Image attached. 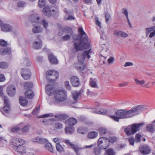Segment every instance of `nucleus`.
I'll list each match as a JSON object with an SVG mask.
<instances>
[{
	"label": "nucleus",
	"mask_w": 155,
	"mask_h": 155,
	"mask_svg": "<svg viewBox=\"0 0 155 155\" xmlns=\"http://www.w3.org/2000/svg\"><path fill=\"white\" fill-rule=\"evenodd\" d=\"M78 31L80 35H74L73 37V39L74 40V48L77 52L87 49L89 46L87 42V36L82 28H79Z\"/></svg>",
	"instance_id": "nucleus-1"
},
{
	"label": "nucleus",
	"mask_w": 155,
	"mask_h": 155,
	"mask_svg": "<svg viewBox=\"0 0 155 155\" xmlns=\"http://www.w3.org/2000/svg\"><path fill=\"white\" fill-rule=\"evenodd\" d=\"M46 91L49 95H51L53 93L55 100L58 102H63L67 98V93L64 89H58L54 91V88L52 85H47L45 87Z\"/></svg>",
	"instance_id": "nucleus-2"
},
{
	"label": "nucleus",
	"mask_w": 155,
	"mask_h": 155,
	"mask_svg": "<svg viewBox=\"0 0 155 155\" xmlns=\"http://www.w3.org/2000/svg\"><path fill=\"white\" fill-rule=\"evenodd\" d=\"M25 143V140L21 138H13L11 141L14 150L21 154L27 153L26 148L24 146Z\"/></svg>",
	"instance_id": "nucleus-3"
},
{
	"label": "nucleus",
	"mask_w": 155,
	"mask_h": 155,
	"mask_svg": "<svg viewBox=\"0 0 155 155\" xmlns=\"http://www.w3.org/2000/svg\"><path fill=\"white\" fill-rule=\"evenodd\" d=\"M115 113L118 117L111 116L110 117L117 122L119 121V119L128 118L131 117L129 110H119Z\"/></svg>",
	"instance_id": "nucleus-4"
},
{
	"label": "nucleus",
	"mask_w": 155,
	"mask_h": 155,
	"mask_svg": "<svg viewBox=\"0 0 155 155\" xmlns=\"http://www.w3.org/2000/svg\"><path fill=\"white\" fill-rule=\"evenodd\" d=\"M30 19L31 22L33 23H35L37 24H41L44 28L47 29L48 26V22L45 19H41L37 15L34 14L32 15L30 17Z\"/></svg>",
	"instance_id": "nucleus-5"
},
{
	"label": "nucleus",
	"mask_w": 155,
	"mask_h": 155,
	"mask_svg": "<svg viewBox=\"0 0 155 155\" xmlns=\"http://www.w3.org/2000/svg\"><path fill=\"white\" fill-rule=\"evenodd\" d=\"M141 125V124H135L132 125H129L125 127L124 132L128 135H130L135 134L140 130V127Z\"/></svg>",
	"instance_id": "nucleus-6"
},
{
	"label": "nucleus",
	"mask_w": 155,
	"mask_h": 155,
	"mask_svg": "<svg viewBox=\"0 0 155 155\" xmlns=\"http://www.w3.org/2000/svg\"><path fill=\"white\" fill-rule=\"evenodd\" d=\"M92 50L90 49L87 51H86L83 52L79 53L78 54V58L79 62L84 63L86 58L89 59L91 58Z\"/></svg>",
	"instance_id": "nucleus-7"
},
{
	"label": "nucleus",
	"mask_w": 155,
	"mask_h": 155,
	"mask_svg": "<svg viewBox=\"0 0 155 155\" xmlns=\"http://www.w3.org/2000/svg\"><path fill=\"white\" fill-rule=\"evenodd\" d=\"M98 146L101 149H105L109 147V141L108 138L105 137H102L98 140Z\"/></svg>",
	"instance_id": "nucleus-8"
},
{
	"label": "nucleus",
	"mask_w": 155,
	"mask_h": 155,
	"mask_svg": "<svg viewBox=\"0 0 155 155\" xmlns=\"http://www.w3.org/2000/svg\"><path fill=\"white\" fill-rule=\"evenodd\" d=\"M58 76V73L56 71L54 70H49L46 73V78L50 79L49 81H54L56 80Z\"/></svg>",
	"instance_id": "nucleus-9"
},
{
	"label": "nucleus",
	"mask_w": 155,
	"mask_h": 155,
	"mask_svg": "<svg viewBox=\"0 0 155 155\" xmlns=\"http://www.w3.org/2000/svg\"><path fill=\"white\" fill-rule=\"evenodd\" d=\"M145 109V108L142 105L137 106L132 108L129 110L131 117L132 116V114L134 115L138 114Z\"/></svg>",
	"instance_id": "nucleus-10"
},
{
	"label": "nucleus",
	"mask_w": 155,
	"mask_h": 155,
	"mask_svg": "<svg viewBox=\"0 0 155 155\" xmlns=\"http://www.w3.org/2000/svg\"><path fill=\"white\" fill-rule=\"evenodd\" d=\"M21 74L22 77L25 80L29 79L31 77V73L28 68H23L21 70Z\"/></svg>",
	"instance_id": "nucleus-11"
},
{
	"label": "nucleus",
	"mask_w": 155,
	"mask_h": 155,
	"mask_svg": "<svg viewBox=\"0 0 155 155\" xmlns=\"http://www.w3.org/2000/svg\"><path fill=\"white\" fill-rule=\"evenodd\" d=\"M63 142L68 146L71 147L77 153H78L80 150H82V148L80 147L72 144L68 140H64Z\"/></svg>",
	"instance_id": "nucleus-12"
},
{
	"label": "nucleus",
	"mask_w": 155,
	"mask_h": 155,
	"mask_svg": "<svg viewBox=\"0 0 155 155\" xmlns=\"http://www.w3.org/2000/svg\"><path fill=\"white\" fill-rule=\"evenodd\" d=\"M55 10L52 9L51 8H50L48 6H45L43 10V13L44 14L47 16H50L51 15L52 12H54Z\"/></svg>",
	"instance_id": "nucleus-13"
},
{
	"label": "nucleus",
	"mask_w": 155,
	"mask_h": 155,
	"mask_svg": "<svg viewBox=\"0 0 155 155\" xmlns=\"http://www.w3.org/2000/svg\"><path fill=\"white\" fill-rule=\"evenodd\" d=\"M16 92L15 86L12 85H9L7 87V92L10 96H13Z\"/></svg>",
	"instance_id": "nucleus-14"
},
{
	"label": "nucleus",
	"mask_w": 155,
	"mask_h": 155,
	"mask_svg": "<svg viewBox=\"0 0 155 155\" xmlns=\"http://www.w3.org/2000/svg\"><path fill=\"white\" fill-rule=\"evenodd\" d=\"M74 66L79 71H84L86 68V65L83 62L76 63L74 64Z\"/></svg>",
	"instance_id": "nucleus-15"
},
{
	"label": "nucleus",
	"mask_w": 155,
	"mask_h": 155,
	"mask_svg": "<svg viewBox=\"0 0 155 155\" xmlns=\"http://www.w3.org/2000/svg\"><path fill=\"white\" fill-rule=\"evenodd\" d=\"M65 31L67 33L69 34L65 35L62 37V39L63 41H67L69 40L71 37V36L72 34V31L71 28H67L65 30Z\"/></svg>",
	"instance_id": "nucleus-16"
},
{
	"label": "nucleus",
	"mask_w": 155,
	"mask_h": 155,
	"mask_svg": "<svg viewBox=\"0 0 155 155\" xmlns=\"http://www.w3.org/2000/svg\"><path fill=\"white\" fill-rule=\"evenodd\" d=\"M4 101L5 106L3 107V110L6 113H9L10 112V105L7 97H4Z\"/></svg>",
	"instance_id": "nucleus-17"
},
{
	"label": "nucleus",
	"mask_w": 155,
	"mask_h": 155,
	"mask_svg": "<svg viewBox=\"0 0 155 155\" xmlns=\"http://www.w3.org/2000/svg\"><path fill=\"white\" fill-rule=\"evenodd\" d=\"M140 151L143 154H147L150 152V150L147 145L142 146L140 147Z\"/></svg>",
	"instance_id": "nucleus-18"
},
{
	"label": "nucleus",
	"mask_w": 155,
	"mask_h": 155,
	"mask_svg": "<svg viewBox=\"0 0 155 155\" xmlns=\"http://www.w3.org/2000/svg\"><path fill=\"white\" fill-rule=\"evenodd\" d=\"M1 28L2 31L5 32H9L12 30V27L8 24H4L1 26Z\"/></svg>",
	"instance_id": "nucleus-19"
},
{
	"label": "nucleus",
	"mask_w": 155,
	"mask_h": 155,
	"mask_svg": "<svg viewBox=\"0 0 155 155\" xmlns=\"http://www.w3.org/2000/svg\"><path fill=\"white\" fill-rule=\"evenodd\" d=\"M71 82L73 86L77 87L80 84V81L78 78L76 76H73L71 78Z\"/></svg>",
	"instance_id": "nucleus-20"
},
{
	"label": "nucleus",
	"mask_w": 155,
	"mask_h": 155,
	"mask_svg": "<svg viewBox=\"0 0 155 155\" xmlns=\"http://www.w3.org/2000/svg\"><path fill=\"white\" fill-rule=\"evenodd\" d=\"M48 59L50 62L52 64H57L58 60L56 57L53 54H50L48 55Z\"/></svg>",
	"instance_id": "nucleus-21"
},
{
	"label": "nucleus",
	"mask_w": 155,
	"mask_h": 155,
	"mask_svg": "<svg viewBox=\"0 0 155 155\" xmlns=\"http://www.w3.org/2000/svg\"><path fill=\"white\" fill-rule=\"evenodd\" d=\"M32 46L34 48L36 49L41 48L42 46L41 41L40 39L34 41L33 43Z\"/></svg>",
	"instance_id": "nucleus-22"
},
{
	"label": "nucleus",
	"mask_w": 155,
	"mask_h": 155,
	"mask_svg": "<svg viewBox=\"0 0 155 155\" xmlns=\"http://www.w3.org/2000/svg\"><path fill=\"white\" fill-rule=\"evenodd\" d=\"M11 53V49L10 47L5 48H2L0 49V54L2 55L9 54Z\"/></svg>",
	"instance_id": "nucleus-23"
},
{
	"label": "nucleus",
	"mask_w": 155,
	"mask_h": 155,
	"mask_svg": "<svg viewBox=\"0 0 155 155\" xmlns=\"http://www.w3.org/2000/svg\"><path fill=\"white\" fill-rule=\"evenodd\" d=\"M21 64L23 66H29L31 65L30 61L27 58H23L21 60Z\"/></svg>",
	"instance_id": "nucleus-24"
},
{
	"label": "nucleus",
	"mask_w": 155,
	"mask_h": 155,
	"mask_svg": "<svg viewBox=\"0 0 155 155\" xmlns=\"http://www.w3.org/2000/svg\"><path fill=\"white\" fill-rule=\"evenodd\" d=\"M66 124L70 126H73L77 123V120L74 118H70L66 121Z\"/></svg>",
	"instance_id": "nucleus-25"
},
{
	"label": "nucleus",
	"mask_w": 155,
	"mask_h": 155,
	"mask_svg": "<svg viewBox=\"0 0 155 155\" xmlns=\"http://www.w3.org/2000/svg\"><path fill=\"white\" fill-rule=\"evenodd\" d=\"M25 96L28 98L31 99L34 96V93L31 90H27L25 93Z\"/></svg>",
	"instance_id": "nucleus-26"
},
{
	"label": "nucleus",
	"mask_w": 155,
	"mask_h": 155,
	"mask_svg": "<svg viewBox=\"0 0 155 155\" xmlns=\"http://www.w3.org/2000/svg\"><path fill=\"white\" fill-rule=\"evenodd\" d=\"M42 31V28L39 26H34L32 29V32L35 33H39Z\"/></svg>",
	"instance_id": "nucleus-27"
},
{
	"label": "nucleus",
	"mask_w": 155,
	"mask_h": 155,
	"mask_svg": "<svg viewBox=\"0 0 155 155\" xmlns=\"http://www.w3.org/2000/svg\"><path fill=\"white\" fill-rule=\"evenodd\" d=\"M24 125L22 123H20L17 126L12 128L11 131L13 132H16L18 131Z\"/></svg>",
	"instance_id": "nucleus-28"
},
{
	"label": "nucleus",
	"mask_w": 155,
	"mask_h": 155,
	"mask_svg": "<svg viewBox=\"0 0 155 155\" xmlns=\"http://www.w3.org/2000/svg\"><path fill=\"white\" fill-rule=\"evenodd\" d=\"M33 86V84L31 82H26L24 84V88L25 89L31 90Z\"/></svg>",
	"instance_id": "nucleus-29"
},
{
	"label": "nucleus",
	"mask_w": 155,
	"mask_h": 155,
	"mask_svg": "<svg viewBox=\"0 0 155 155\" xmlns=\"http://www.w3.org/2000/svg\"><path fill=\"white\" fill-rule=\"evenodd\" d=\"M74 100L77 101L78 99L79 96L81 95V93L79 91H74L72 93Z\"/></svg>",
	"instance_id": "nucleus-30"
},
{
	"label": "nucleus",
	"mask_w": 155,
	"mask_h": 155,
	"mask_svg": "<svg viewBox=\"0 0 155 155\" xmlns=\"http://www.w3.org/2000/svg\"><path fill=\"white\" fill-rule=\"evenodd\" d=\"M19 100L20 103L22 106H25L27 105L28 103L27 100L23 97H20Z\"/></svg>",
	"instance_id": "nucleus-31"
},
{
	"label": "nucleus",
	"mask_w": 155,
	"mask_h": 155,
	"mask_svg": "<svg viewBox=\"0 0 155 155\" xmlns=\"http://www.w3.org/2000/svg\"><path fill=\"white\" fill-rule=\"evenodd\" d=\"M65 132L68 134H72L74 131V128L73 127H66L65 129Z\"/></svg>",
	"instance_id": "nucleus-32"
},
{
	"label": "nucleus",
	"mask_w": 155,
	"mask_h": 155,
	"mask_svg": "<svg viewBox=\"0 0 155 155\" xmlns=\"http://www.w3.org/2000/svg\"><path fill=\"white\" fill-rule=\"evenodd\" d=\"M92 112L95 114H101L102 115L105 114L107 113V111L105 109H101L100 110H97L96 109H95L92 110Z\"/></svg>",
	"instance_id": "nucleus-33"
},
{
	"label": "nucleus",
	"mask_w": 155,
	"mask_h": 155,
	"mask_svg": "<svg viewBox=\"0 0 155 155\" xmlns=\"http://www.w3.org/2000/svg\"><path fill=\"white\" fill-rule=\"evenodd\" d=\"M97 133L95 131H92L89 133L87 137L89 138L93 139L96 137L97 136Z\"/></svg>",
	"instance_id": "nucleus-34"
},
{
	"label": "nucleus",
	"mask_w": 155,
	"mask_h": 155,
	"mask_svg": "<svg viewBox=\"0 0 155 155\" xmlns=\"http://www.w3.org/2000/svg\"><path fill=\"white\" fill-rule=\"evenodd\" d=\"M45 149L53 153V150L51 144L50 143H47L45 145Z\"/></svg>",
	"instance_id": "nucleus-35"
},
{
	"label": "nucleus",
	"mask_w": 155,
	"mask_h": 155,
	"mask_svg": "<svg viewBox=\"0 0 155 155\" xmlns=\"http://www.w3.org/2000/svg\"><path fill=\"white\" fill-rule=\"evenodd\" d=\"M8 64L6 62H0V68L2 69H4L8 67Z\"/></svg>",
	"instance_id": "nucleus-36"
},
{
	"label": "nucleus",
	"mask_w": 155,
	"mask_h": 155,
	"mask_svg": "<svg viewBox=\"0 0 155 155\" xmlns=\"http://www.w3.org/2000/svg\"><path fill=\"white\" fill-rule=\"evenodd\" d=\"M142 136L140 134H137L135 136V141L136 143H139L141 141Z\"/></svg>",
	"instance_id": "nucleus-37"
},
{
	"label": "nucleus",
	"mask_w": 155,
	"mask_h": 155,
	"mask_svg": "<svg viewBox=\"0 0 155 155\" xmlns=\"http://www.w3.org/2000/svg\"><path fill=\"white\" fill-rule=\"evenodd\" d=\"M155 29V26H154L152 27L147 28L146 29V35H147L150 32L153 31Z\"/></svg>",
	"instance_id": "nucleus-38"
},
{
	"label": "nucleus",
	"mask_w": 155,
	"mask_h": 155,
	"mask_svg": "<svg viewBox=\"0 0 155 155\" xmlns=\"http://www.w3.org/2000/svg\"><path fill=\"white\" fill-rule=\"evenodd\" d=\"M117 140V138L115 137H110L109 139H108V140L109 141V146L110 143H113Z\"/></svg>",
	"instance_id": "nucleus-39"
},
{
	"label": "nucleus",
	"mask_w": 155,
	"mask_h": 155,
	"mask_svg": "<svg viewBox=\"0 0 155 155\" xmlns=\"http://www.w3.org/2000/svg\"><path fill=\"white\" fill-rule=\"evenodd\" d=\"M30 126L29 125H27L25 126L24 127H21V129L22 132H26L29 129Z\"/></svg>",
	"instance_id": "nucleus-40"
},
{
	"label": "nucleus",
	"mask_w": 155,
	"mask_h": 155,
	"mask_svg": "<svg viewBox=\"0 0 155 155\" xmlns=\"http://www.w3.org/2000/svg\"><path fill=\"white\" fill-rule=\"evenodd\" d=\"M56 147L57 150L59 152H62L64 151L63 148L60 144H56Z\"/></svg>",
	"instance_id": "nucleus-41"
},
{
	"label": "nucleus",
	"mask_w": 155,
	"mask_h": 155,
	"mask_svg": "<svg viewBox=\"0 0 155 155\" xmlns=\"http://www.w3.org/2000/svg\"><path fill=\"white\" fill-rule=\"evenodd\" d=\"M106 153L107 155H115V153L112 149H108L106 151Z\"/></svg>",
	"instance_id": "nucleus-42"
},
{
	"label": "nucleus",
	"mask_w": 155,
	"mask_h": 155,
	"mask_svg": "<svg viewBox=\"0 0 155 155\" xmlns=\"http://www.w3.org/2000/svg\"><path fill=\"white\" fill-rule=\"evenodd\" d=\"M45 3L46 0H39L38 5L41 8L43 7L45 5Z\"/></svg>",
	"instance_id": "nucleus-43"
},
{
	"label": "nucleus",
	"mask_w": 155,
	"mask_h": 155,
	"mask_svg": "<svg viewBox=\"0 0 155 155\" xmlns=\"http://www.w3.org/2000/svg\"><path fill=\"white\" fill-rule=\"evenodd\" d=\"M134 81L137 84H140L141 85L145 83V81L143 80L142 81H140L137 79H134Z\"/></svg>",
	"instance_id": "nucleus-44"
},
{
	"label": "nucleus",
	"mask_w": 155,
	"mask_h": 155,
	"mask_svg": "<svg viewBox=\"0 0 155 155\" xmlns=\"http://www.w3.org/2000/svg\"><path fill=\"white\" fill-rule=\"evenodd\" d=\"M54 127L57 129H61L63 127V125L60 123H56L55 124Z\"/></svg>",
	"instance_id": "nucleus-45"
},
{
	"label": "nucleus",
	"mask_w": 155,
	"mask_h": 155,
	"mask_svg": "<svg viewBox=\"0 0 155 155\" xmlns=\"http://www.w3.org/2000/svg\"><path fill=\"white\" fill-rule=\"evenodd\" d=\"M64 86H65V87L67 90H70L71 89V86L70 85L68 81H66L65 82Z\"/></svg>",
	"instance_id": "nucleus-46"
},
{
	"label": "nucleus",
	"mask_w": 155,
	"mask_h": 155,
	"mask_svg": "<svg viewBox=\"0 0 155 155\" xmlns=\"http://www.w3.org/2000/svg\"><path fill=\"white\" fill-rule=\"evenodd\" d=\"M48 140L46 138L39 137L38 143H44L48 142Z\"/></svg>",
	"instance_id": "nucleus-47"
},
{
	"label": "nucleus",
	"mask_w": 155,
	"mask_h": 155,
	"mask_svg": "<svg viewBox=\"0 0 155 155\" xmlns=\"http://www.w3.org/2000/svg\"><path fill=\"white\" fill-rule=\"evenodd\" d=\"M8 43L6 41L3 39L0 40V45L2 47H5L7 46Z\"/></svg>",
	"instance_id": "nucleus-48"
},
{
	"label": "nucleus",
	"mask_w": 155,
	"mask_h": 155,
	"mask_svg": "<svg viewBox=\"0 0 155 155\" xmlns=\"http://www.w3.org/2000/svg\"><path fill=\"white\" fill-rule=\"evenodd\" d=\"M99 131L101 135H104L106 133V129L104 128H101L99 129Z\"/></svg>",
	"instance_id": "nucleus-49"
},
{
	"label": "nucleus",
	"mask_w": 155,
	"mask_h": 155,
	"mask_svg": "<svg viewBox=\"0 0 155 155\" xmlns=\"http://www.w3.org/2000/svg\"><path fill=\"white\" fill-rule=\"evenodd\" d=\"M40 107H36L32 111V114L34 115H36L38 114Z\"/></svg>",
	"instance_id": "nucleus-50"
},
{
	"label": "nucleus",
	"mask_w": 155,
	"mask_h": 155,
	"mask_svg": "<svg viewBox=\"0 0 155 155\" xmlns=\"http://www.w3.org/2000/svg\"><path fill=\"white\" fill-rule=\"evenodd\" d=\"M25 5V3L22 2H19L17 3V6L18 8H23Z\"/></svg>",
	"instance_id": "nucleus-51"
},
{
	"label": "nucleus",
	"mask_w": 155,
	"mask_h": 155,
	"mask_svg": "<svg viewBox=\"0 0 155 155\" xmlns=\"http://www.w3.org/2000/svg\"><path fill=\"white\" fill-rule=\"evenodd\" d=\"M90 85L93 87H97V85L95 81L93 80L91 81L90 82Z\"/></svg>",
	"instance_id": "nucleus-52"
},
{
	"label": "nucleus",
	"mask_w": 155,
	"mask_h": 155,
	"mask_svg": "<svg viewBox=\"0 0 155 155\" xmlns=\"http://www.w3.org/2000/svg\"><path fill=\"white\" fill-rule=\"evenodd\" d=\"M75 19V17L72 15H70L68 17L65 16L64 17V20H72Z\"/></svg>",
	"instance_id": "nucleus-53"
},
{
	"label": "nucleus",
	"mask_w": 155,
	"mask_h": 155,
	"mask_svg": "<svg viewBox=\"0 0 155 155\" xmlns=\"http://www.w3.org/2000/svg\"><path fill=\"white\" fill-rule=\"evenodd\" d=\"M146 129L147 130L152 131L153 130V127L152 124H150L147 126Z\"/></svg>",
	"instance_id": "nucleus-54"
},
{
	"label": "nucleus",
	"mask_w": 155,
	"mask_h": 155,
	"mask_svg": "<svg viewBox=\"0 0 155 155\" xmlns=\"http://www.w3.org/2000/svg\"><path fill=\"white\" fill-rule=\"evenodd\" d=\"M54 116V114L52 113H49L48 114H45L44 115L42 116L41 117H51Z\"/></svg>",
	"instance_id": "nucleus-55"
},
{
	"label": "nucleus",
	"mask_w": 155,
	"mask_h": 155,
	"mask_svg": "<svg viewBox=\"0 0 155 155\" xmlns=\"http://www.w3.org/2000/svg\"><path fill=\"white\" fill-rule=\"evenodd\" d=\"M52 140L56 144H59L61 141V139L58 138H54Z\"/></svg>",
	"instance_id": "nucleus-56"
},
{
	"label": "nucleus",
	"mask_w": 155,
	"mask_h": 155,
	"mask_svg": "<svg viewBox=\"0 0 155 155\" xmlns=\"http://www.w3.org/2000/svg\"><path fill=\"white\" fill-rule=\"evenodd\" d=\"M105 15L106 21L107 22L109 20L110 18V15L108 12H105Z\"/></svg>",
	"instance_id": "nucleus-57"
},
{
	"label": "nucleus",
	"mask_w": 155,
	"mask_h": 155,
	"mask_svg": "<svg viewBox=\"0 0 155 155\" xmlns=\"http://www.w3.org/2000/svg\"><path fill=\"white\" fill-rule=\"evenodd\" d=\"M94 153L96 155H98L100 154L101 153L100 150L98 148H94Z\"/></svg>",
	"instance_id": "nucleus-58"
},
{
	"label": "nucleus",
	"mask_w": 155,
	"mask_h": 155,
	"mask_svg": "<svg viewBox=\"0 0 155 155\" xmlns=\"http://www.w3.org/2000/svg\"><path fill=\"white\" fill-rule=\"evenodd\" d=\"M39 137H37L34 138H32L31 139V140L35 142L38 143Z\"/></svg>",
	"instance_id": "nucleus-59"
},
{
	"label": "nucleus",
	"mask_w": 155,
	"mask_h": 155,
	"mask_svg": "<svg viewBox=\"0 0 155 155\" xmlns=\"http://www.w3.org/2000/svg\"><path fill=\"white\" fill-rule=\"evenodd\" d=\"M63 114H58L55 116V117L57 120L62 119V117H64Z\"/></svg>",
	"instance_id": "nucleus-60"
},
{
	"label": "nucleus",
	"mask_w": 155,
	"mask_h": 155,
	"mask_svg": "<svg viewBox=\"0 0 155 155\" xmlns=\"http://www.w3.org/2000/svg\"><path fill=\"white\" fill-rule=\"evenodd\" d=\"M121 32V31L116 30L114 31V34L116 36H120Z\"/></svg>",
	"instance_id": "nucleus-61"
},
{
	"label": "nucleus",
	"mask_w": 155,
	"mask_h": 155,
	"mask_svg": "<svg viewBox=\"0 0 155 155\" xmlns=\"http://www.w3.org/2000/svg\"><path fill=\"white\" fill-rule=\"evenodd\" d=\"M5 80V78L3 74H0V82L4 81Z\"/></svg>",
	"instance_id": "nucleus-62"
},
{
	"label": "nucleus",
	"mask_w": 155,
	"mask_h": 155,
	"mask_svg": "<svg viewBox=\"0 0 155 155\" xmlns=\"http://www.w3.org/2000/svg\"><path fill=\"white\" fill-rule=\"evenodd\" d=\"M128 35L125 32L121 31V33L120 34V37H121L123 38H125L128 37Z\"/></svg>",
	"instance_id": "nucleus-63"
},
{
	"label": "nucleus",
	"mask_w": 155,
	"mask_h": 155,
	"mask_svg": "<svg viewBox=\"0 0 155 155\" xmlns=\"http://www.w3.org/2000/svg\"><path fill=\"white\" fill-rule=\"evenodd\" d=\"M95 22L97 25L99 26L101 28V22L99 21L98 18L96 17L95 18Z\"/></svg>",
	"instance_id": "nucleus-64"
}]
</instances>
